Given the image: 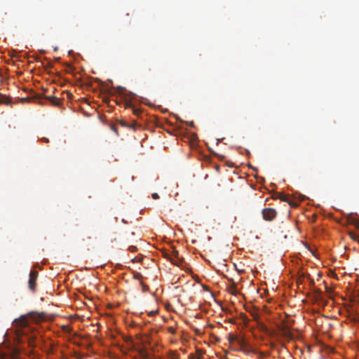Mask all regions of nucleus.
Instances as JSON below:
<instances>
[{"label": "nucleus", "mask_w": 359, "mask_h": 359, "mask_svg": "<svg viewBox=\"0 0 359 359\" xmlns=\"http://www.w3.org/2000/svg\"><path fill=\"white\" fill-rule=\"evenodd\" d=\"M36 337L34 336H30V337H28V343H29V346H32V347H34L36 346Z\"/></svg>", "instance_id": "obj_8"}, {"label": "nucleus", "mask_w": 359, "mask_h": 359, "mask_svg": "<svg viewBox=\"0 0 359 359\" xmlns=\"http://www.w3.org/2000/svg\"><path fill=\"white\" fill-rule=\"evenodd\" d=\"M42 140L46 142H48V140L47 138L43 137Z\"/></svg>", "instance_id": "obj_26"}, {"label": "nucleus", "mask_w": 359, "mask_h": 359, "mask_svg": "<svg viewBox=\"0 0 359 359\" xmlns=\"http://www.w3.org/2000/svg\"><path fill=\"white\" fill-rule=\"evenodd\" d=\"M111 128L117 134V128L115 126H111Z\"/></svg>", "instance_id": "obj_21"}, {"label": "nucleus", "mask_w": 359, "mask_h": 359, "mask_svg": "<svg viewBox=\"0 0 359 359\" xmlns=\"http://www.w3.org/2000/svg\"><path fill=\"white\" fill-rule=\"evenodd\" d=\"M18 334H20V332H22V334H24V331H22V330H18Z\"/></svg>", "instance_id": "obj_28"}, {"label": "nucleus", "mask_w": 359, "mask_h": 359, "mask_svg": "<svg viewBox=\"0 0 359 359\" xmlns=\"http://www.w3.org/2000/svg\"><path fill=\"white\" fill-rule=\"evenodd\" d=\"M38 275H39V273L36 271H31L29 273L28 286H29V288L32 291H34L36 289V281Z\"/></svg>", "instance_id": "obj_2"}, {"label": "nucleus", "mask_w": 359, "mask_h": 359, "mask_svg": "<svg viewBox=\"0 0 359 359\" xmlns=\"http://www.w3.org/2000/svg\"><path fill=\"white\" fill-rule=\"evenodd\" d=\"M168 357L170 359H180V355L176 351H170Z\"/></svg>", "instance_id": "obj_11"}, {"label": "nucleus", "mask_w": 359, "mask_h": 359, "mask_svg": "<svg viewBox=\"0 0 359 359\" xmlns=\"http://www.w3.org/2000/svg\"><path fill=\"white\" fill-rule=\"evenodd\" d=\"M128 250H130V252H136L137 251V248L134 245H130L129 248H128Z\"/></svg>", "instance_id": "obj_18"}, {"label": "nucleus", "mask_w": 359, "mask_h": 359, "mask_svg": "<svg viewBox=\"0 0 359 359\" xmlns=\"http://www.w3.org/2000/svg\"><path fill=\"white\" fill-rule=\"evenodd\" d=\"M262 214L264 220L272 221L276 218L277 212L273 208H266L262 210Z\"/></svg>", "instance_id": "obj_1"}, {"label": "nucleus", "mask_w": 359, "mask_h": 359, "mask_svg": "<svg viewBox=\"0 0 359 359\" xmlns=\"http://www.w3.org/2000/svg\"><path fill=\"white\" fill-rule=\"evenodd\" d=\"M231 281L232 282V285H231V288H232V289H236V284H235V283H234V282H233V280H232V279H231Z\"/></svg>", "instance_id": "obj_22"}, {"label": "nucleus", "mask_w": 359, "mask_h": 359, "mask_svg": "<svg viewBox=\"0 0 359 359\" xmlns=\"http://www.w3.org/2000/svg\"><path fill=\"white\" fill-rule=\"evenodd\" d=\"M179 252L177 250H173L172 252V257L170 258L171 262L175 265H179L182 260L178 257Z\"/></svg>", "instance_id": "obj_4"}, {"label": "nucleus", "mask_w": 359, "mask_h": 359, "mask_svg": "<svg viewBox=\"0 0 359 359\" xmlns=\"http://www.w3.org/2000/svg\"><path fill=\"white\" fill-rule=\"evenodd\" d=\"M1 102L3 103H5L6 104H8L11 102L9 100V98L6 97H2V99L1 100Z\"/></svg>", "instance_id": "obj_17"}, {"label": "nucleus", "mask_w": 359, "mask_h": 359, "mask_svg": "<svg viewBox=\"0 0 359 359\" xmlns=\"http://www.w3.org/2000/svg\"><path fill=\"white\" fill-rule=\"evenodd\" d=\"M196 355H195L193 353H191L189 355V359H202L203 358V353L201 350L197 349L196 350Z\"/></svg>", "instance_id": "obj_7"}, {"label": "nucleus", "mask_w": 359, "mask_h": 359, "mask_svg": "<svg viewBox=\"0 0 359 359\" xmlns=\"http://www.w3.org/2000/svg\"><path fill=\"white\" fill-rule=\"evenodd\" d=\"M281 332H282V334L283 335L286 337V338H288L290 339H293V334L291 333L289 327L286 325L285 326H283V327L281 328Z\"/></svg>", "instance_id": "obj_5"}, {"label": "nucleus", "mask_w": 359, "mask_h": 359, "mask_svg": "<svg viewBox=\"0 0 359 359\" xmlns=\"http://www.w3.org/2000/svg\"><path fill=\"white\" fill-rule=\"evenodd\" d=\"M350 222L354 224L357 228H359V221L356 219H351Z\"/></svg>", "instance_id": "obj_16"}, {"label": "nucleus", "mask_w": 359, "mask_h": 359, "mask_svg": "<svg viewBox=\"0 0 359 359\" xmlns=\"http://www.w3.org/2000/svg\"><path fill=\"white\" fill-rule=\"evenodd\" d=\"M118 93H122V91H123V90H126L124 88L121 87V86H120V87H118Z\"/></svg>", "instance_id": "obj_23"}, {"label": "nucleus", "mask_w": 359, "mask_h": 359, "mask_svg": "<svg viewBox=\"0 0 359 359\" xmlns=\"http://www.w3.org/2000/svg\"><path fill=\"white\" fill-rule=\"evenodd\" d=\"M126 105L127 107H129V108H133V104L130 102L129 101H126Z\"/></svg>", "instance_id": "obj_20"}, {"label": "nucleus", "mask_w": 359, "mask_h": 359, "mask_svg": "<svg viewBox=\"0 0 359 359\" xmlns=\"http://www.w3.org/2000/svg\"><path fill=\"white\" fill-rule=\"evenodd\" d=\"M134 114H135L136 115H138L141 111H139L138 109H134Z\"/></svg>", "instance_id": "obj_24"}, {"label": "nucleus", "mask_w": 359, "mask_h": 359, "mask_svg": "<svg viewBox=\"0 0 359 359\" xmlns=\"http://www.w3.org/2000/svg\"><path fill=\"white\" fill-rule=\"evenodd\" d=\"M188 126H191V127L194 126V122L193 121L189 122Z\"/></svg>", "instance_id": "obj_25"}, {"label": "nucleus", "mask_w": 359, "mask_h": 359, "mask_svg": "<svg viewBox=\"0 0 359 359\" xmlns=\"http://www.w3.org/2000/svg\"><path fill=\"white\" fill-rule=\"evenodd\" d=\"M13 324L15 326L19 327L20 328L22 329L27 326L28 320L25 316H22L18 319H15L13 321Z\"/></svg>", "instance_id": "obj_3"}, {"label": "nucleus", "mask_w": 359, "mask_h": 359, "mask_svg": "<svg viewBox=\"0 0 359 359\" xmlns=\"http://www.w3.org/2000/svg\"><path fill=\"white\" fill-rule=\"evenodd\" d=\"M279 198L283 201H286L290 205L292 206H294V207H296L297 205V203H293L290 201H289V198H288V196H286V195H284L283 194H279Z\"/></svg>", "instance_id": "obj_6"}, {"label": "nucleus", "mask_w": 359, "mask_h": 359, "mask_svg": "<svg viewBox=\"0 0 359 359\" xmlns=\"http://www.w3.org/2000/svg\"><path fill=\"white\" fill-rule=\"evenodd\" d=\"M349 236L353 240V241H358L359 242V234L353 232V231H351L349 232Z\"/></svg>", "instance_id": "obj_12"}, {"label": "nucleus", "mask_w": 359, "mask_h": 359, "mask_svg": "<svg viewBox=\"0 0 359 359\" xmlns=\"http://www.w3.org/2000/svg\"><path fill=\"white\" fill-rule=\"evenodd\" d=\"M151 196H152V198H154V199L159 198V196L157 193L152 194Z\"/></svg>", "instance_id": "obj_19"}, {"label": "nucleus", "mask_w": 359, "mask_h": 359, "mask_svg": "<svg viewBox=\"0 0 359 359\" xmlns=\"http://www.w3.org/2000/svg\"><path fill=\"white\" fill-rule=\"evenodd\" d=\"M311 285H314V280H311Z\"/></svg>", "instance_id": "obj_29"}, {"label": "nucleus", "mask_w": 359, "mask_h": 359, "mask_svg": "<svg viewBox=\"0 0 359 359\" xmlns=\"http://www.w3.org/2000/svg\"><path fill=\"white\" fill-rule=\"evenodd\" d=\"M120 124H121L122 126H123V127H130V128H135V127L137 125V123H133V125H131V126H128V125L125 121H121L120 122Z\"/></svg>", "instance_id": "obj_15"}, {"label": "nucleus", "mask_w": 359, "mask_h": 359, "mask_svg": "<svg viewBox=\"0 0 359 359\" xmlns=\"http://www.w3.org/2000/svg\"><path fill=\"white\" fill-rule=\"evenodd\" d=\"M49 100L55 106H59L61 103L60 100L55 97H50Z\"/></svg>", "instance_id": "obj_9"}, {"label": "nucleus", "mask_w": 359, "mask_h": 359, "mask_svg": "<svg viewBox=\"0 0 359 359\" xmlns=\"http://www.w3.org/2000/svg\"><path fill=\"white\" fill-rule=\"evenodd\" d=\"M262 329H263L264 330H267V328H266V325H263Z\"/></svg>", "instance_id": "obj_27"}, {"label": "nucleus", "mask_w": 359, "mask_h": 359, "mask_svg": "<svg viewBox=\"0 0 359 359\" xmlns=\"http://www.w3.org/2000/svg\"><path fill=\"white\" fill-rule=\"evenodd\" d=\"M236 343L241 346V347H245L247 345V343L245 341V339L243 337H238V339L236 341Z\"/></svg>", "instance_id": "obj_10"}, {"label": "nucleus", "mask_w": 359, "mask_h": 359, "mask_svg": "<svg viewBox=\"0 0 359 359\" xmlns=\"http://www.w3.org/2000/svg\"><path fill=\"white\" fill-rule=\"evenodd\" d=\"M62 330L64 332L71 333L72 329L69 325H64L62 326Z\"/></svg>", "instance_id": "obj_13"}, {"label": "nucleus", "mask_w": 359, "mask_h": 359, "mask_svg": "<svg viewBox=\"0 0 359 359\" xmlns=\"http://www.w3.org/2000/svg\"><path fill=\"white\" fill-rule=\"evenodd\" d=\"M238 337V336H237V335L229 334L228 339L230 343L236 342Z\"/></svg>", "instance_id": "obj_14"}]
</instances>
